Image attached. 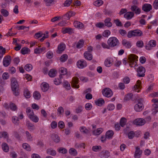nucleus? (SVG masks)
Wrapping results in <instances>:
<instances>
[{
  "label": "nucleus",
  "mask_w": 158,
  "mask_h": 158,
  "mask_svg": "<svg viewBox=\"0 0 158 158\" xmlns=\"http://www.w3.org/2000/svg\"><path fill=\"white\" fill-rule=\"evenodd\" d=\"M11 87L13 94L16 96L19 95L18 91L19 85L17 80L15 78L13 77L11 79Z\"/></svg>",
  "instance_id": "1"
},
{
  "label": "nucleus",
  "mask_w": 158,
  "mask_h": 158,
  "mask_svg": "<svg viewBox=\"0 0 158 158\" xmlns=\"http://www.w3.org/2000/svg\"><path fill=\"white\" fill-rule=\"evenodd\" d=\"M107 43L110 48H113L118 46L119 44V41L116 37H112L108 39Z\"/></svg>",
  "instance_id": "2"
},
{
  "label": "nucleus",
  "mask_w": 158,
  "mask_h": 158,
  "mask_svg": "<svg viewBox=\"0 0 158 158\" xmlns=\"http://www.w3.org/2000/svg\"><path fill=\"white\" fill-rule=\"evenodd\" d=\"M136 100L138 103L135 104L134 106V109L137 112H140L142 111L144 108L143 104V100L142 98H139Z\"/></svg>",
  "instance_id": "3"
},
{
  "label": "nucleus",
  "mask_w": 158,
  "mask_h": 158,
  "mask_svg": "<svg viewBox=\"0 0 158 158\" xmlns=\"http://www.w3.org/2000/svg\"><path fill=\"white\" fill-rule=\"evenodd\" d=\"M152 101L154 103L152 105V113L155 114L158 112V99H153L152 100Z\"/></svg>",
  "instance_id": "4"
},
{
  "label": "nucleus",
  "mask_w": 158,
  "mask_h": 158,
  "mask_svg": "<svg viewBox=\"0 0 158 158\" xmlns=\"http://www.w3.org/2000/svg\"><path fill=\"white\" fill-rule=\"evenodd\" d=\"M103 95L108 98L111 97L113 95V93L111 90L109 88H105L102 91Z\"/></svg>",
  "instance_id": "5"
},
{
  "label": "nucleus",
  "mask_w": 158,
  "mask_h": 158,
  "mask_svg": "<svg viewBox=\"0 0 158 158\" xmlns=\"http://www.w3.org/2000/svg\"><path fill=\"white\" fill-rule=\"evenodd\" d=\"M145 71V68L143 66H139L137 69V76L139 77H144Z\"/></svg>",
  "instance_id": "6"
},
{
  "label": "nucleus",
  "mask_w": 158,
  "mask_h": 158,
  "mask_svg": "<svg viewBox=\"0 0 158 158\" xmlns=\"http://www.w3.org/2000/svg\"><path fill=\"white\" fill-rule=\"evenodd\" d=\"M10 62L11 57L10 56H6L3 59V65L5 67H7L10 65Z\"/></svg>",
  "instance_id": "7"
},
{
  "label": "nucleus",
  "mask_w": 158,
  "mask_h": 158,
  "mask_svg": "<svg viewBox=\"0 0 158 158\" xmlns=\"http://www.w3.org/2000/svg\"><path fill=\"white\" fill-rule=\"evenodd\" d=\"M77 64L78 67L80 69H83L87 65L86 61L83 60H79Z\"/></svg>",
  "instance_id": "8"
},
{
  "label": "nucleus",
  "mask_w": 158,
  "mask_h": 158,
  "mask_svg": "<svg viewBox=\"0 0 158 158\" xmlns=\"http://www.w3.org/2000/svg\"><path fill=\"white\" fill-rule=\"evenodd\" d=\"M130 9L131 12H134L136 14H139L140 13V9L136 5L131 6Z\"/></svg>",
  "instance_id": "9"
},
{
  "label": "nucleus",
  "mask_w": 158,
  "mask_h": 158,
  "mask_svg": "<svg viewBox=\"0 0 158 158\" xmlns=\"http://www.w3.org/2000/svg\"><path fill=\"white\" fill-rule=\"evenodd\" d=\"M78 78L77 77H73L72 81V86L73 88H78L79 87V85H77L78 82Z\"/></svg>",
  "instance_id": "10"
},
{
  "label": "nucleus",
  "mask_w": 158,
  "mask_h": 158,
  "mask_svg": "<svg viewBox=\"0 0 158 158\" xmlns=\"http://www.w3.org/2000/svg\"><path fill=\"white\" fill-rule=\"evenodd\" d=\"M146 122L144 119L142 118H137L134 121V123L137 125L142 126Z\"/></svg>",
  "instance_id": "11"
},
{
  "label": "nucleus",
  "mask_w": 158,
  "mask_h": 158,
  "mask_svg": "<svg viewBox=\"0 0 158 158\" xmlns=\"http://www.w3.org/2000/svg\"><path fill=\"white\" fill-rule=\"evenodd\" d=\"M65 48V44L63 43H60L58 46V49L56 51V52L58 54H61L64 51Z\"/></svg>",
  "instance_id": "12"
},
{
  "label": "nucleus",
  "mask_w": 158,
  "mask_h": 158,
  "mask_svg": "<svg viewBox=\"0 0 158 158\" xmlns=\"http://www.w3.org/2000/svg\"><path fill=\"white\" fill-rule=\"evenodd\" d=\"M100 155L102 158H107L110 156V152L107 150H103L100 152Z\"/></svg>",
  "instance_id": "13"
},
{
  "label": "nucleus",
  "mask_w": 158,
  "mask_h": 158,
  "mask_svg": "<svg viewBox=\"0 0 158 158\" xmlns=\"http://www.w3.org/2000/svg\"><path fill=\"white\" fill-rule=\"evenodd\" d=\"M142 8L144 11L148 12L152 9V6L150 4H145L143 5Z\"/></svg>",
  "instance_id": "14"
},
{
  "label": "nucleus",
  "mask_w": 158,
  "mask_h": 158,
  "mask_svg": "<svg viewBox=\"0 0 158 158\" xmlns=\"http://www.w3.org/2000/svg\"><path fill=\"white\" fill-rule=\"evenodd\" d=\"M142 151L140 150L139 147H136V150L135 152L134 156L135 158H139L142 154Z\"/></svg>",
  "instance_id": "15"
},
{
  "label": "nucleus",
  "mask_w": 158,
  "mask_h": 158,
  "mask_svg": "<svg viewBox=\"0 0 158 158\" xmlns=\"http://www.w3.org/2000/svg\"><path fill=\"white\" fill-rule=\"evenodd\" d=\"M134 13L132 12H127L124 14V17L127 19H130L134 16Z\"/></svg>",
  "instance_id": "16"
},
{
  "label": "nucleus",
  "mask_w": 158,
  "mask_h": 158,
  "mask_svg": "<svg viewBox=\"0 0 158 158\" xmlns=\"http://www.w3.org/2000/svg\"><path fill=\"white\" fill-rule=\"evenodd\" d=\"M111 19L110 18H106L104 20V25L105 26L110 27L112 25V23L111 22Z\"/></svg>",
  "instance_id": "17"
},
{
  "label": "nucleus",
  "mask_w": 158,
  "mask_h": 158,
  "mask_svg": "<svg viewBox=\"0 0 158 158\" xmlns=\"http://www.w3.org/2000/svg\"><path fill=\"white\" fill-rule=\"evenodd\" d=\"M74 24L75 27L78 28L82 29L84 27V25L82 23L78 21H75Z\"/></svg>",
  "instance_id": "18"
},
{
  "label": "nucleus",
  "mask_w": 158,
  "mask_h": 158,
  "mask_svg": "<svg viewBox=\"0 0 158 158\" xmlns=\"http://www.w3.org/2000/svg\"><path fill=\"white\" fill-rule=\"evenodd\" d=\"M105 65L107 67H110L113 63L112 59L110 58H108L105 61Z\"/></svg>",
  "instance_id": "19"
},
{
  "label": "nucleus",
  "mask_w": 158,
  "mask_h": 158,
  "mask_svg": "<svg viewBox=\"0 0 158 158\" xmlns=\"http://www.w3.org/2000/svg\"><path fill=\"white\" fill-rule=\"evenodd\" d=\"M51 139L56 143H58L60 141V138L59 136L55 134H53L51 135Z\"/></svg>",
  "instance_id": "20"
},
{
  "label": "nucleus",
  "mask_w": 158,
  "mask_h": 158,
  "mask_svg": "<svg viewBox=\"0 0 158 158\" xmlns=\"http://www.w3.org/2000/svg\"><path fill=\"white\" fill-rule=\"evenodd\" d=\"M122 44L127 48H130L131 46V43L126 40H123L122 42Z\"/></svg>",
  "instance_id": "21"
},
{
  "label": "nucleus",
  "mask_w": 158,
  "mask_h": 158,
  "mask_svg": "<svg viewBox=\"0 0 158 158\" xmlns=\"http://www.w3.org/2000/svg\"><path fill=\"white\" fill-rule=\"evenodd\" d=\"M141 84V81L138 80L137 81L136 84L134 86V90L137 92H139V90H138L137 91V90L141 88V86L140 85Z\"/></svg>",
  "instance_id": "22"
},
{
  "label": "nucleus",
  "mask_w": 158,
  "mask_h": 158,
  "mask_svg": "<svg viewBox=\"0 0 158 158\" xmlns=\"http://www.w3.org/2000/svg\"><path fill=\"white\" fill-rule=\"evenodd\" d=\"M62 32L64 34L68 33L69 34H71L73 33V30L71 28L66 27L65 29H62Z\"/></svg>",
  "instance_id": "23"
},
{
  "label": "nucleus",
  "mask_w": 158,
  "mask_h": 158,
  "mask_svg": "<svg viewBox=\"0 0 158 158\" xmlns=\"http://www.w3.org/2000/svg\"><path fill=\"white\" fill-rule=\"evenodd\" d=\"M84 55L85 58L88 60H90L92 59V55L90 53H89V52H85Z\"/></svg>",
  "instance_id": "24"
},
{
  "label": "nucleus",
  "mask_w": 158,
  "mask_h": 158,
  "mask_svg": "<svg viewBox=\"0 0 158 158\" xmlns=\"http://www.w3.org/2000/svg\"><path fill=\"white\" fill-rule=\"evenodd\" d=\"M49 85L47 83H43L42 84L41 88L42 90L44 92L47 91L49 88Z\"/></svg>",
  "instance_id": "25"
},
{
  "label": "nucleus",
  "mask_w": 158,
  "mask_h": 158,
  "mask_svg": "<svg viewBox=\"0 0 158 158\" xmlns=\"http://www.w3.org/2000/svg\"><path fill=\"white\" fill-rule=\"evenodd\" d=\"M134 36H141L143 35L142 32L139 30H133Z\"/></svg>",
  "instance_id": "26"
},
{
  "label": "nucleus",
  "mask_w": 158,
  "mask_h": 158,
  "mask_svg": "<svg viewBox=\"0 0 158 158\" xmlns=\"http://www.w3.org/2000/svg\"><path fill=\"white\" fill-rule=\"evenodd\" d=\"M26 112L29 118L32 115H33L34 114L33 110L30 107H28L27 108Z\"/></svg>",
  "instance_id": "27"
},
{
  "label": "nucleus",
  "mask_w": 158,
  "mask_h": 158,
  "mask_svg": "<svg viewBox=\"0 0 158 158\" xmlns=\"http://www.w3.org/2000/svg\"><path fill=\"white\" fill-rule=\"evenodd\" d=\"M57 71L54 69H51L48 73L49 76L52 77H54L57 74Z\"/></svg>",
  "instance_id": "28"
},
{
  "label": "nucleus",
  "mask_w": 158,
  "mask_h": 158,
  "mask_svg": "<svg viewBox=\"0 0 158 158\" xmlns=\"http://www.w3.org/2000/svg\"><path fill=\"white\" fill-rule=\"evenodd\" d=\"M27 126L28 129L30 131H33L35 129V127L34 125L30 122H28L27 123Z\"/></svg>",
  "instance_id": "29"
},
{
  "label": "nucleus",
  "mask_w": 158,
  "mask_h": 158,
  "mask_svg": "<svg viewBox=\"0 0 158 158\" xmlns=\"http://www.w3.org/2000/svg\"><path fill=\"white\" fill-rule=\"evenodd\" d=\"M45 50V48L44 47L41 48H37L35 49L34 53L35 54H39L42 52H44Z\"/></svg>",
  "instance_id": "30"
},
{
  "label": "nucleus",
  "mask_w": 158,
  "mask_h": 158,
  "mask_svg": "<svg viewBox=\"0 0 158 158\" xmlns=\"http://www.w3.org/2000/svg\"><path fill=\"white\" fill-rule=\"evenodd\" d=\"M47 153L48 154L51 155L52 156H55L56 154V151L51 148L48 149L47 150Z\"/></svg>",
  "instance_id": "31"
},
{
  "label": "nucleus",
  "mask_w": 158,
  "mask_h": 158,
  "mask_svg": "<svg viewBox=\"0 0 158 158\" xmlns=\"http://www.w3.org/2000/svg\"><path fill=\"white\" fill-rule=\"evenodd\" d=\"M113 131L112 130H109L107 131L106 134L107 138L109 139L111 138L114 135Z\"/></svg>",
  "instance_id": "32"
},
{
  "label": "nucleus",
  "mask_w": 158,
  "mask_h": 158,
  "mask_svg": "<svg viewBox=\"0 0 158 158\" xmlns=\"http://www.w3.org/2000/svg\"><path fill=\"white\" fill-rule=\"evenodd\" d=\"M84 43V41L83 40H79L77 44L76 47L77 48H81L83 47Z\"/></svg>",
  "instance_id": "33"
},
{
  "label": "nucleus",
  "mask_w": 158,
  "mask_h": 158,
  "mask_svg": "<svg viewBox=\"0 0 158 158\" xmlns=\"http://www.w3.org/2000/svg\"><path fill=\"white\" fill-rule=\"evenodd\" d=\"M24 97L27 98H29L31 97L30 93L28 89H24Z\"/></svg>",
  "instance_id": "34"
},
{
  "label": "nucleus",
  "mask_w": 158,
  "mask_h": 158,
  "mask_svg": "<svg viewBox=\"0 0 158 158\" xmlns=\"http://www.w3.org/2000/svg\"><path fill=\"white\" fill-rule=\"evenodd\" d=\"M29 118H30L32 121L35 123H37L38 122L39 119L38 117L34 114L33 115H32V116Z\"/></svg>",
  "instance_id": "35"
},
{
  "label": "nucleus",
  "mask_w": 158,
  "mask_h": 158,
  "mask_svg": "<svg viewBox=\"0 0 158 158\" xmlns=\"http://www.w3.org/2000/svg\"><path fill=\"white\" fill-rule=\"evenodd\" d=\"M55 0H44L46 5L50 6L54 3Z\"/></svg>",
  "instance_id": "36"
},
{
  "label": "nucleus",
  "mask_w": 158,
  "mask_h": 158,
  "mask_svg": "<svg viewBox=\"0 0 158 158\" xmlns=\"http://www.w3.org/2000/svg\"><path fill=\"white\" fill-rule=\"evenodd\" d=\"M127 123L126 119L124 117L122 118L120 120V126L122 127H123Z\"/></svg>",
  "instance_id": "37"
},
{
  "label": "nucleus",
  "mask_w": 158,
  "mask_h": 158,
  "mask_svg": "<svg viewBox=\"0 0 158 158\" xmlns=\"http://www.w3.org/2000/svg\"><path fill=\"white\" fill-rule=\"evenodd\" d=\"M2 148L3 150L5 152H7L9 151V147L8 145L6 143H2Z\"/></svg>",
  "instance_id": "38"
},
{
  "label": "nucleus",
  "mask_w": 158,
  "mask_h": 158,
  "mask_svg": "<svg viewBox=\"0 0 158 158\" xmlns=\"http://www.w3.org/2000/svg\"><path fill=\"white\" fill-rule=\"evenodd\" d=\"M138 57L135 54H131V59L130 61H133L136 63V61H138Z\"/></svg>",
  "instance_id": "39"
},
{
  "label": "nucleus",
  "mask_w": 158,
  "mask_h": 158,
  "mask_svg": "<svg viewBox=\"0 0 158 158\" xmlns=\"http://www.w3.org/2000/svg\"><path fill=\"white\" fill-rule=\"evenodd\" d=\"M30 51V50L27 48H23L21 50V53L23 55L27 54Z\"/></svg>",
  "instance_id": "40"
},
{
  "label": "nucleus",
  "mask_w": 158,
  "mask_h": 158,
  "mask_svg": "<svg viewBox=\"0 0 158 158\" xmlns=\"http://www.w3.org/2000/svg\"><path fill=\"white\" fill-rule=\"evenodd\" d=\"M96 104L99 106H101L105 103L104 100L100 98L98 99L97 101L95 102Z\"/></svg>",
  "instance_id": "41"
},
{
  "label": "nucleus",
  "mask_w": 158,
  "mask_h": 158,
  "mask_svg": "<svg viewBox=\"0 0 158 158\" xmlns=\"http://www.w3.org/2000/svg\"><path fill=\"white\" fill-rule=\"evenodd\" d=\"M133 95L132 93H128L125 95L124 100L126 101L129 100L132 98Z\"/></svg>",
  "instance_id": "42"
},
{
  "label": "nucleus",
  "mask_w": 158,
  "mask_h": 158,
  "mask_svg": "<svg viewBox=\"0 0 158 158\" xmlns=\"http://www.w3.org/2000/svg\"><path fill=\"white\" fill-rule=\"evenodd\" d=\"M63 86L67 89L69 90L71 89L70 85L68 81H64L63 83Z\"/></svg>",
  "instance_id": "43"
},
{
  "label": "nucleus",
  "mask_w": 158,
  "mask_h": 158,
  "mask_svg": "<svg viewBox=\"0 0 158 158\" xmlns=\"http://www.w3.org/2000/svg\"><path fill=\"white\" fill-rule=\"evenodd\" d=\"M68 56L66 54H64L62 55L60 58V60L62 62H64L66 61L68 59Z\"/></svg>",
  "instance_id": "44"
},
{
  "label": "nucleus",
  "mask_w": 158,
  "mask_h": 158,
  "mask_svg": "<svg viewBox=\"0 0 158 158\" xmlns=\"http://www.w3.org/2000/svg\"><path fill=\"white\" fill-rule=\"evenodd\" d=\"M33 96L35 99L38 100L40 98V94L38 92H35L33 94Z\"/></svg>",
  "instance_id": "45"
},
{
  "label": "nucleus",
  "mask_w": 158,
  "mask_h": 158,
  "mask_svg": "<svg viewBox=\"0 0 158 158\" xmlns=\"http://www.w3.org/2000/svg\"><path fill=\"white\" fill-rule=\"evenodd\" d=\"M59 72L61 74L60 75L61 76L62 75H64L67 73V69L65 68H61L60 69Z\"/></svg>",
  "instance_id": "46"
},
{
  "label": "nucleus",
  "mask_w": 158,
  "mask_h": 158,
  "mask_svg": "<svg viewBox=\"0 0 158 158\" xmlns=\"http://www.w3.org/2000/svg\"><path fill=\"white\" fill-rule=\"evenodd\" d=\"M2 14L4 17H6L9 15V12L7 10L4 9H2L1 10Z\"/></svg>",
  "instance_id": "47"
},
{
  "label": "nucleus",
  "mask_w": 158,
  "mask_h": 158,
  "mask_svg": "<svg viewBox=\"0 0 158 158\" xmlns=\"http://www.w3.org/2000/svg\"><path fill=\"white\" fill-rule=\"evenodd\" d=\"M103 2L102 0H97L94 2V5L96 6H99L102 5Z\"/></svg>",
  "instance_id": "48"
},
{
  "label": "nucleus",
  "mask_w": 158,
  "mask_h": 158,
  "mask_svg": "<svg viewBox=\"0 0 158 158\" xmlns=\"http://www.w3.org/2000/svg\"><path fill=\"white\" fill-rule=\"evenodd\" d=\"M102 129L101 128L98 129L96 131H93V134L95 135H98L100 134L102 132Z\"/></svg>",
  "instance_id": "49"
},
{
  "label": "nucleus",
  "mask_w": 158,
  "mask_h": 158,
  "mask_svg": "<svg viewBox=\"0 0 158 158\" xmlns=\"http://www.w3.org/2000/svg\"><path fill=\"white\" fill-rule=\"evenodd\" d=\"M13 135L17 139L20 140V139L21 136L19 133L16 131H14L13 132Z\"/></svg>",
  "instance_id": "50"
},
{
  "label": "nucleus",
  "mask_w": 158,
  "mask_h": 158,
  "mask_svg": "<svg viewBox=\"0 0 158 158\" xmlns=\"http://www.w3.org/2000/svg\"><path fill=\"white\" fill-rule=\"evenodd\" d=\"M12 120L13 123L16 125H18L19 123L18 117L13 116L12 117Z\"/></svg>",
  "instance_id": "51"
},
{
  "label": "nucleus",
  "mask_w": 158,
  "mask_h": 158,
  "mask_svg": "<svg viewBox=\"0 0 158 158\" xmlns=\"http://www.w3.org/2000/svg\"><path fill=\"white\" fill-rule=\"evenodd\" d=\"M110 34V32L109 30H105L102 33V35L104 37H108Z\"/></svg>",
  "instance_id": "52"
},
{
  "label": "nucleus",
  "mask_w": 158,
  "mask_h": 158,
  "mask_svg": "<svg viewBox=\"0 0 158 158\" xmlns=\"http://www.w3.org/2000/svg\"><path fill=\"white\" fill-rule=\"evenodd\" d=\"M25 133L27 140L29 141H31L32 139V137L31 134L27 131L25 132Z\"/></svg>",
  "instance_id": "53"
},
{
  "label": "nucleus",
  "mask_w": 158,
  "mask_h": 158,
  "mask_svg": "<svg viewBox=\"0 0 158 158\" xmlns=\"http://www.w3.org/2000/svg\"><path fill=\"white\" fill-rule=\"evenodd\" d=\"M102 148L100 146H94L92 147V150L94 152H97L98 151H100Z\"/></svg>",
  "instance_id": "54"
},
{
  "label": "nucleus",
  "mask_w": 158,
  "mask_h": 158,
  "mask_svg": "<svg viewBox=\"0 0 158 158\" xmlns=\"http://www.w3.org/2000/svg\"><path fill=\"white\" fill-rule=\"evenodd\" d=\"M32 66L30 64H27L25 66V69L27 71H30L32 70Z\"/></svg>",
  "instance_id": "55"
},
{
  "label": "nucleus",
  "mask_w": 158,
  "mask_h": 158,
  "mask_svg": "<svg viewBox=\"0 0 158 158\" xmlns=\"http://www.w3.org/2000/svg\"><path fill=\"white\" fill-rule=\"evenodd\" d=\"M114 23L118 27H121L122 26L121 22L120 21L119 19H116L114 20Z\"/></svg>",
  "instance_id": "56"
},
{
  "label": "nucleus",
  "mask_w": 158,
  "mask_h": 158,
  "mask_svg": "<svg viewBox=\"0 0 158 158\" xmlns=\"http://www.w3.org/2000/svg\"><path fill=\"white\" fill-rule=\"evenodd\" d=\"M69 153L72 155L76 156L77 154L76 150L73 148H71L69 150Z\"/></svg>",
  "instance_id": "57"
},
{
  "label": "nucleus",
  "mask_w": 158,
  "mask_h": 158,
  "mask_svg": "<svg viewBox=\"0 0 158 158\" xmlns=\"http://www.w3.org/2000/svg\"><path fill=\"white\" fill-rule=\"evenodd\" d=\"M46 57L49 59L52 58L53 57V53L51 51H49L47 52L46 54Z\"/></svg>",
  "instance_id": "58"
},
{
  "label": "nucleus",
  "mask_w": 158,
  "mask_h": 158,
  "mask_svg": "<svg viewBox=\"0 0 158 158\" xmlns=\"http://www.w3.org/2000/svg\"><path fill=\"white\" fill-rule=\"evenodd\" d=\"M144 45L143 41L142 40L138 41L136 44V46L139 48H142L143 47Z\"/></svg>",
  "instance_id": "59"
},
{
  "label": "nucleus",
  "mask_w": 158,
  "mask_h": 158,
  "mask_svg": "<svg viewBox=\"0 0 158 158\" xmlns=\"http://www.w3.org/2000/svg\"><path fill=\"white\" fill-rule=\"evenodd\" d=\"M60 79H55L54 81V82L55 84L56 85L60 84L62 82L61 81V76H60Z\"/></svg>",
  "instance_id": "60"
},
{
  "label": "nucleus",
  "mask_w": 158,
  "mask_h": 158,
  "mask_svg": "<svg viewBox=\"0 0 158 158\" xmlns=\"http://www.w3.org/2000/svg\"><path fill=\"white\" fill-rule=\"evenodd\" d=\"M135 133L132 131H130L128 134V137L130 139H132L135 135Z\"/></svg>",
  "instance_id": "61"
},
{
  "label": "nucleus",
  "mask_w": 158,
  "mask_h": 158,
  "mask_svg": "<svg viewBox=\"0 0 158 158\" xmlns=\"http://www.w3.org/2000/svg\"><path fill=\"white\" fill-rule=\"evenodd\" d=\"M63 19L65 20H69V19L70 17L69 15V12L67 13L65 15H64L63 17Z\"/></svg>",
  "instance_id": "62"
},
{
  "label": "nucleus",
  "mask_w": 158,
  "mask_h": 158,
  "mask_svg": "<svg viewBox=\"0 0 158 158\" xmlns=\"http://www.w3.org/2000/svg\"><path fill=\"white\" fill-rule=\"evenodd\" d=\"M10 108L12 110H15L16 109V106L13 103H11L10 105Z\"/></svg>",
  "instance_id": "63"
},
{
  "label": "nucleus",
  "mask_w": 158,
  "mask_h": 158,
  "mask_svg": "<svg viewBox=\"0 0 158 158\" xmlns=\"http://www.w3.org/2000/svg\"><path fill=\"white\" fill-rule=\"evenodd\" d=\"M153 7L155 9H158V0H155L153 4Z\"/></svg>",
  "instance_id": "64"
}]
</instances>
